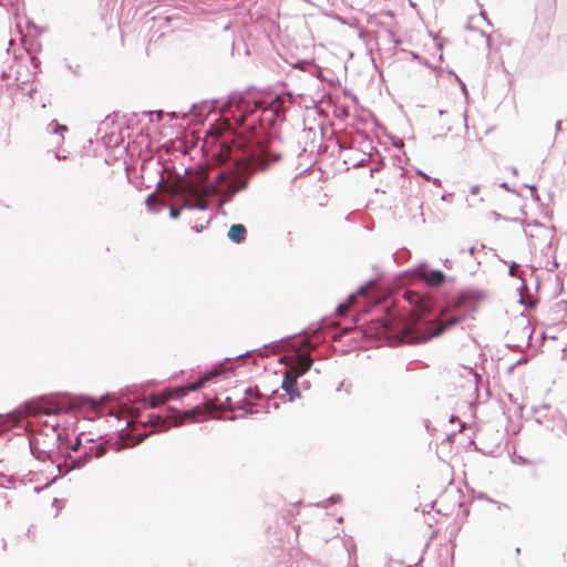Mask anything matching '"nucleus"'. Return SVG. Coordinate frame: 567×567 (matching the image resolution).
I'll return each instance as SVG.
<instances>
[{
	"mask_svg": "<svg viewBox=\"0 0 567 567\" xmlns=\"http://www.w3.org/2000/svg\"><path fill=\"white\" fill-rule=\"evenodd\" d=\"M188 172L187 167H184L182 173L176 172L178 178L174 183V193L183 202V205L181 208L169 207L172 219H177L183 209L207 210L208 204L204 200L206 197L215 198L221 210L237 193L248 187L252 176L248 167L221 169L213 177L203 172L186 176Z\"/></svg>",
	"mask_w": 567,
	"mask_h": 567,
	"instance_id": "f257e3e1",
	"label": "nucleus"
},
{
	"mask_svg": "<svg viewBox=\"0 0 567 567\" xmlns=\"http://www.w3.org/2000/svg\"><path fill=\"white\" fill-rule=\"evenodd\" d=\"M61 441L62 434L58 426H45L30 439V451L35 458H41L44 455L53 453L58 443Z\"/></svg>",
	"mask_w": 567,
	"mask_h": 567,
	"instance_id": "f03ea898",
	"label": "nucleus"
},
{
	"mask_svg": "<svg viewBox=\"0 0 567 567\" xmlns=\"http://www.w3.org/2000/svg\"><path fill=\"white\" fill-rule=\"evenodd\" d=\"M66 393L44 394L39 398L25 401L21 405V410L25 415H51L62 412L60 399L68 398Z\"/></svg>",
	"mask_w": 567,
	"mask_h": 567,
	"instance_id": "7ed1b4c3",
	"label": "nucleus"
},
{
	"mask_svg": "<svg viewBox=\"0 0 567 567\" xmlns=\"http://www.w3.org/2000/svg\"><path fill=\"white\" fill-rule=\"evenodd\" d=\"M255 90L254 86H249L245 91H233L226 96L220 99H210L209 105L212 106V113L215 111V107L218 109L219 112H226L228 109L235 106L237 109H241L243 106H248L250 102L254 103L255 107H259L260 104L256 99L249 96L250 91Z\"/></svg>",
	"mask_w": 567,
	"mask_h": 567,
	"instance_id": "20e7f679",
	"label": "nucleus"
},
{
	"mask_svg": "<svg viewBox=\"0 0 567 567\" xmlns=\"http://www.w3.org/2000/svg\"><path fill=\"white\" fill-rule=\"evenodd\" d=\"M312 364L313 358L310 353L297 352L285 374L298 381L299 378L303 377L311 369Z\"/></svg>",
	"mask_w": 567,
	"mask_h": 567,
	"instance_id": "39448f33",
	"label": "nucleus"
},
{
	"mask_svg": "<svg viewBox=\"0 0 567 567\" xmlns=\"http://www.w3.org/2000/svg\"><path fill=\"white\" fill-rule=\"evenodd\" d=\"M312 364L313 358L310 353L297 352L285 374L298 381L299 378L303 377L311 369Z\"/></svg>",
	"mask_w": 567,
	"mask_h": 567,
	"instance_id": "423d86ee",
	"label": "nucleus"
},
{
	"mask_svg": "<svg viewBox=\"0 0 567 567\" xmlns=\"http://www.w3.org/2000/svg\"><path fill=\"white\" fill-rule=\"evenodd\" d=\"M92 458L91 452L87 450H84L79 456L73 457L70 453H68V460L62 463L58 464L56 467L59 470V473H69L73 470H80L84 467Z\"/></svg>",
	"mask_w": 567,
	"mask_h": 567,
	"instance_id": "0eeeda50",
	"label": "nucleus"
},
{
	"mask_svg": "<svg viewBox=\"0 0 567 567\" xmlns=\"http://www.w3.org/2000/svg\"><path fill=\"white\" fill-rule=\"evenodd\" d=\"M280 388L284 390L285 395L288 396L289 402H293L296 399H299L301 396V392L298 386V381H296L288 374H284Z\"/></svg>",
	"mask_w": 567,
	"mask_h": 567,
	"instance_id": "6e6552de",
	"label": "nucleus"
},
{
	"mask_svg": "<svg viewBox=\"0 0 567 567\" xmlns=\"http://www.w3.org/2000/svg\"><path fill=\"white\" fill-rule=\"evenodd\" d=\"M218 400V405L223 409L227 410H240L244 411V413L252 414L254 410L247 402H244V399L237 401L236 403L233 402L231 396L226 395L224 400H221L219 396L216 398Z\"/></svg>",
	"mask_w": 567,
	"mask_h": 567,
	"instance_id": "1a4fd4ad",
	"label": "nucleus"
},
{
	"mask_svg": "<svg viewBox=\"0 0 567 567\" xmlns=\"http://www.w3.org/2000/svg\"><path fill=\"white\" fill-rule=\"evenodd\" d=\"M188 113L192 114L195 121L203 123L205 117L212 113L209 101L203 100L200 102L193 103Z\"/></svg>",
	"mask_w": 567,
	"mask_h": 567,
	"instance_id": "9d476101",
	"label": "nucleus"
},
{
	"mask_svg": "<svg viewBox=\"0 0 567 567\" xmlns=\"http://www.w3.org/2000/svg\"><path fill=\"white\" fill-rule=\"evenodd\" d=\"M227 237L234 244H241L246 240L247 229L243 224H233L228 231Z\"/></svg>",
	"mask_w": 567,
	"mask_h": 567,
	"instance_id": "9b49d317",
	"label": "nucleus"
},
{
	"mask_svg": "<svg viewBox=\"0 0 567 567\" xmlns=\"http://www.w3.org/2000/svg\"><path fill=\"white\" fill-rule=\"evenodd\" d=\"M421 277L426 281L427 285L435 287L443 285L446 279L445 274L440 269H432L429 272H422Z\"/></svg>",
	"mask_w": 567,
	"mask_h": 567,
	"instance_id": "f8f14e48",
	"label": "nucleus"
},
{
	"mask_svg": "<svg viewBox=\"0 0 567 567\" xmlns=\"http://www.w3.org/2000/svg\"><path fill=\"white\" fill-rule=\"evenodd\" d=\"M462 321V317L454 316L450 319H447L444 323H442L440 327L435 328L430 336H426L424 340H429L431 338H437L442 336L445 331H447L450 328L458 324Z\"/></svg>",
	"mask_w": 567,
	"mask_h": 567,
	"instance_id": "ddd939ff",
	"label": "nucleus"
},
{
	"mask_svg": "<svg viewBox=\"0 0 567 567\" xmlns=\"http://www.w3.org/2000/svg\"><path fill=\"white\" fill-rule=\"evenodd\" d=\"M319 330V323H315V324H311L309 326L308 328H303L301 331L299 332H296V333H292V334H289V336H286L279 340H274L267 344H264L261 347V349H265L267 347H270V346H278L280 343H284L285 341L287 340H290V339H293L296 338L297 336H300V334H303V333H311V332H317Z\"/></svg>",
	"mask_w": 567,
	"mask_h": 567,
	"instance_id": "4468645a",
	"label": "nucleus"
},
{
	"mask_svg": "<svg viewBox=\"0 0 567 567\" xmlns=\"http://www.w3.org/2000/svg\"><path fill=\"white\" fill-rule=\"evenodd\" d=\"M231 372L230 370H226L223 368V363L218 362L214 364L210 369H207L203 374H200V378L203 381L209 382L221 375L223 373Z\"/></svg>",
	"mask_w": 567,
	"mask_h": 567,
	"instance_id": "2eb2a0df",
	"label": "nucleus"
},
{
	"mask_svg": "<svg viewBox=\"0 0 567 567\" xmlns=\"http://www.w3.org/2000/svg\"><path fill=\"white\" fill-rule=\"evenodd\" d=\"M274 138H278V135L276 133L269 132L265 134V136H261L258 132H255L252 134L251 143L258 148L262 150L265 147V144L270 143Z\"/></svg>",
	"mask_w": 567,
	"mask_h": 567,
	"instance_id": "dca6fc26",
	"label": "nucleus"
},
{
	"mask_svg": "<svg viewBox=\"0 0 567 567\" xmlns=\"http://www.w3.org/2000/svg\"><path fill=\"white\" fill-rule=\"evenodd\" d=\"M47 130L50 134L60 135L61 137L58 141V143H62L64 140L62 134L68 131V126L64 124H60L56 120H52L48 124Z\"/></svg>",
	"mask_w": 567,
	"mask_h": 567,
	"instance_id": "f3484780",
	"label": "nucleus"
},
{
	"mask_svg": "<svg viewBox=\"0 0 567 567\" xmlns=\"http://www.w3.org/2000/svg\"><path fill=\"white\" fill-rule=\"evenodd\" d=\"M142 422L144 424L148 423L154 429V431L164 430L162 416L157 413H147L146 420H143Z\"/></svg>",
	"mask_w": 567,
	"mask_h": 567,
	"instance_id": "a211bd4d",
	"label": "nucleus"
},
{
	"mask_svg": "<svg viewBox=\"0 0 567 567\" xmlns=\"http://www.w3.org/2000/svg\"><path fill=\"white\" fill-rule=\"evenodd\" d=\"M89 451L91 452V455L101 457L106 452V446L104 443H94L93 445L89 446Z\"/></svg>",
	"mask_w": 567,
	"mask_h": 567,
	"instance_id": "6ab92c4d",
	"label": "nucleus"
},
{
	"mask_svg": "<svg viewBox=\"0 0 567 567\" xmlns=\"http://www.w3.org/2000/svg\"><path fill=\"white\" fill-rule=\"evenodd\" d=\"M156 202V196L154 193H151L150 195H147V197L145 198V205L147 206V208L152 212H157V209L154 207V203Z\"/></svg>",
	"mask_w": 567,
	"mask_h": 567,
	"instance_id": "aec40b11",
	"label": "nucleus"
},
{
	"mask_svg": "<svg viewBox=\"0 0 567 567\" xmlns=\"http://www.w3.org/2000/svg\"><path fill=\"white\" fill-rule=\"evenodd\" d=\"M341 499V496L339 494L331 495L326 502L319 504L321 507H328L329 505L336 504Z\"/></svg>",
	"mask_w": 567,
	"mask_h": 567,
	"instance_id": "412c9836",
	"label": "nucleus"
},
{
	"mask_svg": "<svg viewBox=\"0 0 567 567\" xmlns=\"http://www.w3.org/2000/svg\"><path fill=\"white\" fill-rule=\"evenodd\" d=\"M519 302L522 306H524L528 310L534 309L537 305L536 300H534V299L525 300L522 296H520Z\"/></svg>",
	"mask_w": 567,
	"mask_h": 567,
	"instance_id": "4be33fe9",
	"label": "nucleus"
},
{
	"mask_svg": "<svg viewBox=\"0 0 567 567\" xmlns=\"http://www.w3.org/2000/svg\"><path fill=\"white\" fill-rule=\"evenodd\" d=\"M205 382L203 381V379L199 377V379L195 382H193L190 385H189V390L195 392L199 389H202L204 386Z\"/></svg>",
	"mask_w": 567,
	"mask_h": 567,
	"instance_id": "5701e85b",
	"label": "nucleus"
},
{
	"mask_svg": "<svg viewBox=\"0 0 567 567\" xmlns=\"http://www.w3.org/2000/svg\"><path fill=\"white\" fill-rule=\"evenodd\" d=\"M388 37L390 42H392L395 47L402 43L401 39L396 38L394 32L391 30L388 31Z\"/></svg>",
	"mask_w": 567,
	"mask_h": 567,
	"instance_id": "b1692460",
	"label": "nucleus"
},
{
	"mask_svg": "<svg viewBox=\"0 0 567 567\" xmlns=\"http://www.w3.org/2000/svg\"><path fill=\"white\" fill-rule=\"evenodd\" d=\"M65 66L69 71H71L75 76H80L81 73V66L80 65H71L69 62L65 63Z\"/></svg>",
	"mask_w": 567,
	"mask_h": 567,
	"instance_id": "393cba45",
	"label": "nucleus"
},
{
	"mask_svg": "<svg viewBox=\"0 0 567 567\" xmlns=\"http://www.w3.org/2000/svg\"><path fill=\"white\" fill-rule=\"evenodd\" d=\"M117 421H118V423H121L117 427V431H120V432L124 431L127 426H130L133 423V420L121 421L120 419H117Z\"/></svg>",
	"mask_w": 567,
	"mask_h": 567,
	"instance_id": "a878e982",
	"label": "nucleus"
},
{
	"mask_svg": "<svg viewBox=\"0 0 567 567\" xmlns=\"http://www.w3.org/2000/svg\"><path fill=\"white\" fill-rule=\"evenodd\" d=\"M256 390L251 386H248L246 389L243 390V394H244V400L246 399V396H252L255 394Z\"/></svg>",
	"mask_w": 567,
	"mask_h": 567,
	"instance_id": "bb28decb",
	"label": "nucleus"
},
{
	"mask_svg": "<svg viewBox=\"0 0 567 567\" xmlns=\"http://www.w3.org/2000/svg\"><path fill=\"white\" fill-rule=\"evenodd\" d=\"M364 162H365V159H364V158H361V159H359V161H357V162H352V159H350V161L344 159V163H346V164H348V163H352V166H353V167H360V166H363V165H364Z\"/></svg>",
	"mask_w": 567,
	"mask_h": 567,
	"instance_id": "cd10ccee",
	"label": "nucleus"
},
{
	"mask_svg": "<svg viewBox=\"0 0 567 567\" xmlns=\"http://www.w3.org/2000/svg\"><path fill=\"white\" fill-rule=\"evenodd\" d=\"M82 445L81 435H79L75 440V443L72 445V451L78 452Z\"/></svg>",
	"mask_w": 567,
	"mask_h": 567,
	"instance_id": "c85d7f7f",
	"label": "nucleus"
},
{
	"mask_svg": "<svg viewBox=\"0 0 567 567\" xmlns=\"http://www.w3.org/2000/svg\"><path fill=\"white\" fill-rule=\"evenodd\" d=\"M301 347H303V348H312L313 349L316 347V344L311 340H309V339H303L301 341Z\"/></svg>",
	"mask_w": 567,
	"mask_h": 567,
	"instance_id": "c756f323",
	"label": "nucleus"
},
{
	"mask_svg": "<svg viewBox=\"0 0 567 567\" xmlns=\"http://www.w3.org/2000/svg\"><path fill=\"white\" fill-rule=\"evenodd\" d=\"M519 265L515 261H513L511 265H509V269H508V275L511 277H516L515 275V268L518 267Z\"/></svg>",
	"mask_w": 567,
	"mask_h": 567,
	"instance_id": "7c9ffc66",
	"label": "nucleus"
},
{
	"mask_svg": "<svg viewBox=\"0 0 567 567\" xmlns=\"http://www.w3.org/2000/svg\"><path fill=\"white\" fill-rule=\"evenodd\" d=\"M250 352H251L250 350H247V351H246V352H244V353H239V354H237V355H235V357H233V358H225L224 360H225V361H230V360H234V359H239V358H243V357H245V355L249 354Z\"/></svg>",
	"mask_w": 567,
	"mask_h": 567,
	"instance_id": "2f4dec72",
	"label": "nucleus"
},
{
	"mask_svg": "<svg viewBox=\"0 0 567 567\" xmlns=\"http://www.w3.org/2000/svg\"><path fill=\"white\" fill-rule=\"evenodd\" d=\"M411 56L413 60L420 61L422 64L427 65L426 61H422V58L420 56V54H417L415 52H411Z\"/></svg>",
	"mask_w": 567,
	"mask_h": 567,
	"instance_id": "473e14b6",
	"label": "nucleus"
},
{
	"mask_svg": "<svg viewBox=\"0 0 567 567\" xmlns=\"http://www.w3.org/2000/svg\"><path fill=\"white\" fill-rule=\"evenodd\" d=\"M346 307H347V306H346V302H340V303L337 306V308H336V312H337V313H339V315L343 313V311H344Z\"/></svg>",
	"mask_w": 567,
	"mask_h": 567,
	"instance_id": "72a5a7b5",
	"label": "nucleus"
},
{
	"mask_svg": "<svg viewBox=\"0 0 567 567\" xmlns=\"http://www.w3.org/2000/svg\"><path fill=\"white\" fill-rule=\"evenodd\" d=\"M499 187H502L503 189H505V190H507V192H509V193H513V192H514V189L509 186V184H508L507 182H502V183L499 184Z\"/></svg>",
	"mask_w": 567,
	"mask_h": 567,
	"instance_id": "f704fd0d",
	"label": "nucleus"
},
{
	"mask_svg": "<svg viewBox=\"0 0 567 567\" xmlns=\"http://www.w3.org/2000/svg\"><path fill=\"white\" fill-rule=\"evenodd\" d=\"M367 290H368V289L365 288V286L360 285V286L357 288V290L354 291L355 297H357L358 295H363Z\"/></svg>",
	"mask_w": 567,
	"mask_h": 567,
	"instance_id": "c9c22d12",
	"label": "nucleus"
},
{
	"mask_svg": "<svg viewBox=\"0 0 567 567\" xmlns=\"http://www.w3.org/2000/svg\"><path fill=\"white\" fill-rule=\"evenodd\" d=\"M377 280H378V278H370L362 285L365 286V288L368 289L369 287L373 286L377 282Z\"/></svg>",
	"mask_w": 567,
	"mask_h": 567,
	"instance_id": "e433bc0d",
	"label": "nucleus"
},
{
	"mask_svg": "<svg viewBox=\"0 0 567 567\" xmlns=\"http://www.w3.org/2000/svg\"><path fill=\"white\" fill-rule=\"evenodd\" d=\"M478 499H486L491 503H495V501H493L492 498H489L485 493H478L477 496H476Z\"/></svg>",
	"mask_w": 567,
	"mask_h": 567,
	"instance_id": "4c0bfd02",
	"label": "nucleus"
},
{
	"mask_svg": "<svg viewBox=\"0 0 567 567\" xmlns=\"http://www.w3.org/2000/svg\"><path fill=\"white\" fill-rule=\"evenodd\" d=\"M480 188H481V186H480V185H477V184H476V185H473V186L470 188V194H471V195H476V194H478Z\"/></svg>",
	"mask_w": 567,
	"mask_h": 567,
	"instance_id": "58836bf2",
	"label": "nucleus"
},
{
	"mask_svg": "<svg viewBox=\"0 0 567 567\" xmlns=\"http://www.w3.org/2000/svg\"><path fill=\"white\" fill-rule=\"evenodd\" d=\"M481 35L485 38L488 50L491 49V38L484 31H481Z\"/></svg>",
	"mask_w": 567,
	"mask_h": 567,
	"instance_id": "ea45409f",
	"label": "nucleus"
},
{
	"mask_svg": "<svg viewBox=\"0 0 567 567\" xmlns=\"http://www.w3.org/2000/svg\"><path fill=\"white\" fill-rule=\"evenodd\" d=\"M457 81L460 82V85H461V90H462V93L467 95V89H466V85L464 82L461 81V79L458 76H456Z\"/></svg>",
	"mask_w": 567,
	"mask_h": 567,
	"instance_id": "a19ab883",
	"label": "nucleus"
},
{
	"mask_svg": "<svg viewBox=\"0 0 567 567\" xmlns=\"http://www.w3.org/2000/svg\"><path fill=\"white\" fill-rule=\"evenodd\" d=\"M355 298V293L354 292H351L348 297H347V300L344 301L346 302V306L348 307L349 303H351L353 301V299Z\"/></svg>",
	"mask_w": 567,
	"mask_h": 567,
	"instance_id": "79ce46f5",
	"label": "nucleus"
},
{
	"mask_svg": "<svg viewBox=\"0 0 567 567\" xmlns=\"http://www.w3.org/2000/svg\"><path fill=\"white\" fill-rule=\"evenodd\" d=\"M417 175L424 177L426 181H431L432 177H430L426 173H424L423 171H417Z\"/></svg>",
	"mask_w": 567,
	"mask_h": 567,
	"instance_id": "37998d69",
	"label": "nucleus"
},
{
	"mask_svg": "<svg viewBox=\"0 0 567 567\" xmlns=\"http://www.w3.org/2000/svg\"><path fill=\"white\" fill-rule=\"evenodd\" d=\"M523 186L525 188L530 189V192H535L537 189L536 185H534V184H524Z\"/></svg>",
	"mask_w": 567,
	"mask_h": 567,
	"instance_id": "c03bdc74",
	"label": "nucleus"
},
{
	"mask_svg": "<svg viewBox=\"0 0 567 567\" xmlns=\"http://www.w3.org/2000/svg\"><path fill=\"white\" fill-rule=\"evenodd\" d=\"M433 184L437 187L442 186V181L437 177L431 179Z\"/></svg>",
	"mask_w": 567,
	"mask_h": 567,
	"instance_id": "a18cd8bd",
	"label": "nucleus"
},
{
	"mask_svg": "<svg viewBox=\"0 0 567 567\" xmlns=\"http://www.w3.org/2000/svg\"><path fill=\"white\" fill-rule=\"evenodd\" d=\"M35 93H37V89L35 87H30V90L28 91V95L31 99H33Z\"/></svg>",
	"mask_w": 567,
	"mask_h": 567,
	"instance_id": "49530a36",
	"label": "nucleus"
},
{
	"mask_svg": "<svg viewBox=\"0 0 567 567\" xmlns=\"http://www.w3.org/2000/svg\"><path fill=\"white\" fill-rule=\"evenodd\" d=\"M155 114H156L157 121H162L163 120V116H164V112L163 111H156Z\"/></svg>",
	"mask_w": 567,
	"mask_h": 567,
	"instance_id": "de8ad7c7",
	"label": "nucleus"
},
{
	"mask_svg": "<svg viewBox=\"0 0 567 567\" xmlns=\"http://www.w3.org/2000/svg\"><path fill=\"white\" fill-rule=\"evenodd\" d=\"M474 293H475V296H476L477 298H483V297H485V292H484V291H482V290H474Z\"/></svg>",
	"mask_w": 567,
	"mask_h": 567,
	"instance_id": "09e8293b",
	"label": "nucleus"
},
{
	"mask_svg": "<svg viewBox=\"0 0 567 567\" xmlns=\"http://www.w3.org/2000/svg\"><path fill=\"white\" fill-rule=\"evenodd\" d=\"M532 198L535 202H539L540 200L539 195L537 194V189L535 192H532Z\"/></svg>",
	"mask_w": 567,
	"mask_h": 567,
	"instance_id": "8fccbe9b",
	"label": "nucleus"
},
{
	"mask_svg": "<svg viewBox=\"0 0 567 567\" xmlns=\"http://www.w3.org/2000/svg\"><path fill=\"white\" fill-rule=\"evenodd\" d=\"M380 169H381V166L380 165H375L372 168H370V173H371V175H373L375 172H379Z\"/></svg>",
	"mask_w": 567,
	"mask_h": 567,
	"instance_id": "3c124183",
	"label": "nucleus"
},
{
	"mask_svg": "<svg viewBox=\"0 0 567 567\" xmlns=\"http://www.w3.org/2000/svg\"><path fill=\"white\" fill-rule=\"evenodd\" d=\"M468 254L471 256H473L476 251H477V248L475 246H471L468 249H467Z\"/></svg>",
	"mask_w": 567,
	"mask_h": 567,
	"instance_id": "603ef678",
	"label": "nucleus"
},
{
	"mask_svg": "<svg viewBox=\"0 0 567 567\" xmlns=\"http://www.w3.org/2000/svg\"><path fill=\"white\" fill-rule=\"evenodd\" d=\"M561 124L563 122L560 120H558L556 123H555V130L556 132L560 131L561 130Z\"/></svg>",
	"mask_w": 567,
	"mask_h": 567,
	"instance_id": "864d4df0",
	"label": "nucleus"
},
{
	"mask_svg": "<svg viewBox=\"0 0 567 567\" xmlns=\"http://www.w3.org/2000/svg\"><path fill=\"white\" fill-rule=\"evenodd\" d=\"M481 16L482 18L487 22L488 25H492L491 21L488 20V18L486 17V12L485 11H481Z\"/></svg>",
	"mask_w": 567,
	"mask_h": 567,
	"instance_id": "5fc2aeb1",
	"label": "nucleus"
},
{
	"mask_svg": "<svg viewBox=\"0 0 567 567\" xmlns=\"http://www.w3.org/2000/svg\"><path fill=\"white\" fill-rule=\"evenodd\" d=\"M492 215H493V217H494L496 220H499V219H502V218H503V217H502V215H501V214H498L497 212H492Z\"/></svg>",
	"mask_w": 567,
	"mask_h": 567,
	"instance_id": "6e6d98bb",
	"label": "nucleus"
},
{
	"mask_svg": "<svg viewBox=\"0 0 567 567\" xmlns=\"http://www.w3.org/2000/svg\"><path fill=\"white\" fill-rule=\"evenodd\" d=\"M445 135H441V134H435L432 136V140L433 141H436V140H442Z\"/></svg>",
	"mask_w": 567,
	"mask_h": 567,
	"instance_id": "4d7b16f0",
	"label": "nucleus"
},
{
	"mask_svg": "<svg viewBox=\"0 0 567 567\" xmlns=\"http://www.w3.org/2000/svg\"><path fill=\"white\" fill-rule=\"evenodd\" d=\"M308 61H298L296 64H295V68H300L301 65L303 64H307Z\"/></svg>",
	"mask_w": 567,
	"mask_h": 567,
	"instance_id": "13d9d810",
	"label": "nucleus"
},
{
	"mask_svg": "<svg viewBox=\"0 0 567 567\" xmlns=\"http://www.w3.org/2000/svg\"><path fill=\"white\" fill-rule=\"evenodd\" d=\"M168 116H169L172 120H176V118L178 117L176 112H171V113H168Z\"/></svg>",
	"mask_w": 567,
	"mask_h": 567,
	"instance_id": "bf43d9fd",
	"label": "nucleus"
},
{
	"mask_svg": "<svg viewBox=\"0 0 567 567\" xmlns=\"http://www.w3.org/2000/svg\"><path fill=\"white\" fill-rule=\"evenodd\" d=\"M443 265L446 269H451V262L449 259H445Z\"/></svg>",
	"mask_w": 567,
	"mask_h": 567,
	"instance_id": "052dcab7",
	"label": "nucleus"
},
{
	"mask_svg": "<svg viewBox=\"0 0 567 567\" xmlns=\"http://www.w3.org/2000/svg\"><path fill=\"white\" fill-rule=\"evenodd\" d=\"M463 117H464V126L465 128H467V115H466V111L463 112Z\"/></svg>",
	"mask_w": 567,
	"mask_h": 567,
	"instance_id": "680f3d73",
	"label": "nucleus"
},
{
	"mask_svg": "<svg viewBox=\"0 0 567 567\" xmlns=\"http://www.w3.org/2000/svg\"><path fill=\"white\" fill-rule=\"evenodd\" d=\"M511 172L513 173V175H518V169L515 167V166H512L511 167Z\"/></svg>",
	"mask_w": 567,
	"mask_h": 567,
	"instance_id": "e2e57ef3",
	"label": "nucleus"
},
{
	"mask_svg": "<svg viewBox=\"0 0 567 567\" xmlns=\"http://www.w3.org/2000/svg\"><path fill=\"white\" fill-rule=\"evenodd\" d=\"M526 288H527L526 282L523 280L519 291H522L523 289H526Z\"/></svg>",
	"mask_w": 567,
	"mask_h": 567,
	"instance_id": "0e129e2a",
	"label": "nucleus"
},
{
	"mask_svg": "<svg viewBox=\"0 0 567 567\" xmlns=\"http://www.w3.org/2000/svg\"><path fill=\"white\" fill-rule=\"evenodd\" d=\"M55 158H56V159H64V158H65V156H62V155H59L58 153H55Z\"/></svg>",
	"mask_w": 567,
	"mask_h": 567,
	"instance_id": "69168bd1",
	"label": "nucleus"
},
{
	"mask_svg": "<svg viewBox=\"0 0 567 567\" xmlns=\"http://www.w3.org/2000/svg\"><path fill=\"white\" fill-rule=\"evenodd\" d=\"M524 361H525L524 359H519V360H517V361L514 363V365L522 364V362H524Z\"/></svg>",
	"mask_w": 567,
	"mask_h": 567,
	"instance_id": "338daca9",
	"label": "nucleus"
},
{
	"mask_svg": "<svg viewBox=\"0 0 567 567\" xmlns=\"http://www.w3.org/2000/svg\"><path fill=\"white\" fill-rule=\"evenodd\" d=\"M85 399H86L90 403H92V404L94 403V399H93L92 396H87V398H85Z\"/></svg>",
	"mask_w": 567,
	"mask_h": 567,
	"instance_id": "774afa93",
	"label": "nucleus"
}]
</instances>
